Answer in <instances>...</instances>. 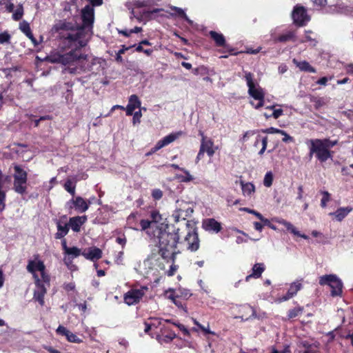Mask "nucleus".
<instances>
[{"label": "nucleus", "mask_w": 353, "mask_h": 353, "mask_svg": "<svg viewBox=\"0 0 353 353\" xmlns=\"http://www.w3.org/2000/svg\"><path fill=\"white\" fill-rule=\"evenodd\" d=\"M83 27L75 29L71 23L59 21L52 28V34L59 39L62 44L68 48H74L68 52L61 49L52 50L46 57V61L51 63H59L63 68L64 74H77L90 71L97 61L90 58L81 52L90 37V32L94 22V8L88 5L81 10Z\"/></svg>", "instance_id": "1"}, {"label": "nucleus", "mask_w": 353, "mask_h": 353, "mask_svg": "<svg viewBox=\"0 0 353 353\" xmlns=\"http://www.w3.org/2000/svg\"><path fill=\"white\" fill-rule=\"evenodd\" d=\"M152 221L143 219L140 221L141 230L145 232L150 241L158 247L159 254L163 259L174 261L179 253L176 248L180 239L179 228L172 224L159 223L158 220L161 218L159 212H152Z\"/></svg>", "instance_id": "2"}, {"label": "nucleus", "mask_w": 353, "mask_h": 353, "mask_svg": "<svg viewBox=\"0 0 353 353\" xmlns=\"http://www.w3.org/2000/svg\"><path fill=\"white\" fill-rule=\"evenodd\" d=\"M310 156L315 154L316 159L321 162H325L332 159L333 152L330 149L338 143L337 140L332 141L330 139H316L309 140Z\"/></svg>", "instance_id": "3"}, {"label": "nucleus", "mask_w": 353, "mask_h": 353, "mask_svg": "<svg viewBox=\"0 0 353 353\" xmlns=\"http://www.w3.org/2000/svg\"><path fill=\"white\" fill-rule=\"evenodd\" d=\"M244 79L248 87V92L249 95L254 99L257 100L258 103L255 104L253 101H250V104L255 108L259 109L263 106L265 93L262 88L258 83L255 82L254 74L248 71H243Z\"/></svg>", "instance_id": "4"}, {"label": "nucleus", "mask_w": 353, "mask_h": 353, "mask_svg": "<svg viewBox=\"0 0 353 353\" xmlns=\"http://www.w3.org/2000/svg\"><path fill=\"white\" fill-rule=\"evenodd\" d=\"M27 270L32 274L35 282L41 281L37 274L36 272H39L41 274V280L43 283L49 284L50 276L46 272V266L43 262L39 259V256H34L33 260L28 261L27 265Z\"/></svg>", "instance_id": "5"}, {"label": "nucleus", "mask_w": 353, "mask_h": 353, "mask_svg": "<svg viewBox=\"0 0 353 353\" xmlns=\"http://www.w3.org/2000/svg\"><path fill=\"white\" fill-rule=\"evenodd\" d=\"M319 284L330 286L332 296H341L342 294L343 283L335 274H326L320 276Z\"/></svg>", "instance_id": "6"}, {"label": "nucleus", "mask_w": 353, "mask_h": 353, "mask_svg": "<svg viewBox=\"0 0 353 353\" xmlns=\"http://www.w3.org/2000/svg\"><path fill=\"white\" fill-rule=\"evenodd\" d=\"M14 190L16 192L23 194L26 192L27 172L19 165L14 166Z\"/></svg>", "instance_id": "7"}, {"label": "nucleus", "mask_w": 353, "mask_h": 353, "mask_svg": "<svg viewBox=\"0 0 353 353\" xmlns=\"http://www.w3.org/2000/svg\"><path fill=\"white\" fill-rule=\"evenodd\" d=\"M148 290L147 286H141L140 288H132L124 294V302L128 305H133L138 303L145 292Z\"/></svg>", "instance_id": "8"}, {"label": "nucleus", "mask_w": 353, "mask_h": 353, "mask_svg": "<svg viewBox=\"0 0 353 353\" xmlns=\"http://www.w3.org/2000/svg\"><path fill=\"white\" fill-rule=\"evenodd\" d=\"M90 204V201L87 202L83 198L78 196L68 201L65 206L70 214L73 208H74L77 212L83 213L88 210Z\"/></svg>", "instance_id": "9"}, {"label": "nucleus", "mask_w": 353, "mask_h": 353, "mask_svg": "<svg viewBox=\"0 0 353 353\" xmlns=\"http://www.w3.org/2000/svg\"><path fill=\"white\" fill-rule=\"evenodd\" d=\"M292 17L294 23L299 26H305L310 19L307 14L306 9L299 5L294 7L292 13Z\"/></svg>", "instance_id": "10"}, {"label": "nucleus", "mask_w": 353, "mask_h": 353, "mask_svg": "<svg viewBox=\"0 0 353 353\" xmlns=\"http://www.w3.org/2000/svg\"><path fill=\"white\" fill-rule=\"evenodd\" d=\"M183 132L181 131L175 132V133H171L165 137H163L162 139L159 140L156 145L150 150V152H148L146 154V156H150L157 151L159 150L162 148L169 145L170 143L174 141L176 139H178L180 136H181Z\"/></svg>", "instance_id": "11"}, {"label": "nucleus", "mask_w": 353, "mask_h": 353, "mask_svg": "<svg viewBox=\"0 0 353 353\" xmlns=\"http://www.w3.org/2000/svg\"><path fill=\"white\" fill-rule=\"evenodd\" d=\"M185 242L187 243V248L191 252H195L199 248V239L195 230L188 232L185 237Z\"/></svg>", "instance_id": "12"}, {"label": "nucleus", "mask_w": 353, "mask_h": 353, "mask_svg": "<svg viewBox=\"0 0 353 353\" xmlns=\"http://www.w3.org/2000/svg\"><path fill=\"white\" fill-rule=\"evenodd\" d=\"M56 332L58 334L65 336L67 340L70 343H81L82 342V340L75 334L72 333L62 325H59Z\"/></svg>", "instance_id": "13"}, {"label": "nucleus", "mask_w": 353, "mask_h": 353, "mask_svg": "<svg viewBox=\"0 0 353 353\" xmlns=\"http://www.w3.org/2000/svg\"><path fill=\"white\" fill-rule=\"evenodd\" d=\"M203 228L208 232L218 233L221 230V225L214 219H207L203 221Z\"/></svg>", "instance_id": "14"}, {"label": "nucleus", "mask_w": 353, "mask_h": 353, "mask_svg": "<svg viewBox=\"0 0 353 353\" xmlns=\"http://www.w3.org/2000/svg\"><path fill=\"white\" fill-rule=\"evenodd\" d=\"M176 208L179 211L181 214L184 216L185 219L190 216L194 212L193 208L190 206V203L183 200H177L176 201Z\"/></svg>", "instance_id": "15"}, {"label": "nucleus", "mask_w": 353, "mask_h": 353, "mask_svg": "<svg viewBox=\"0 0 353 353\" xmlns=\"http://www.w3.org/2000/svg\"><path fill=\"white\" fill-rule=\"evenodd\" d=\"M37 289L34 292L33 299L38 301L43 306L44 305V296L46 294V288L41 281L35 282Z\"/></svg>", "instance_id": "16"}, {"label": "nucleus", "mask_w": 353, "mask_h": 353, "mask_svg": "<svg viewBox=\"0 0 353 353\" xmlns=\"http://www.w3.org/2000/svg\"><path fill=\"white\" fill-rule=\"evenodd\" d=\"M86 221L87 216L85 215L74 216L70 218L68 225L74 232H78L80 231L81 225L84 224Z\"/></svg>", "instance_id": "17"}, {"label": "nucleus", "mask_w": 353, "mask_h": 353, "mask_svg": "<svg viewBox=\"0 0 353 353\" xmlns=\"http://www.w3.org/2000/svg\"><path fill=\"white\" fill-rule=\"evenodd\" d=\"M200 148L205 153L206 152L208 156L210 157H213L216 149V148H214V142L212 139L204 138L201 140Z\"/></svg>", "instance_id": "18"}, {"label": "nucleus", "mask_w": 353, "mask_h": 353, "mask_svg": "<svg viewBox=\"0 0 353 353\" xmlns=\"http://www.w3.org/2000/svg\"><path fill=\"white\" fill-rule=\"evenodd\" d=\"M275 221L278 223L283 225L285 228L293 234L300 236L304 239H308V236L305 234H301L299 231L290 223L283 219H276Z\"/></svg>", "instance_id": "19"}, {"label": "nucleus", "mask_w": 353, "mask_h": 353, "mask_svg": "<svg viewBox=\"0 0 353 353\" xmlns=\"http://www.w3.org/2000/svg\"><path fill=\"white\" fill-rule=\"evenodd\" d=\"M264 270L265 265L263 263H255L252 268V273L245 277V281H249L251 278H260Z\"/></svg>", "instance_id": "20"}, {"label": "nucleus", "mask_w": 353, "mask_h": 353, "mask_svg": "<svg viewBox=\"0 0 353 353\" xmlns=\"http://www.w3.org/2000/svg\"><path fill=\"white\" fill-rule=\"evenodd\" d=\"M82 255L87 259L94 261L101 258L102 251L98 248H92L87 252H83Z\"/></svg>", "instance_id": "21"}, {"label": "nucleus", "mask_w": 353, "mask_h": 353, "mask_svg": "<svg viewBox=\"0 0 353 353\" xmlns=\"http://www.w3.org/2000/svg\"><path fill=\"white\" fill-rule=\"evenodd\" d=\"M239 183L241 185L242 193L244 196L251 197L255 192V186L252 183L245 182L241 180Z\"/></svg>", "instance_id": "22"}, {"label": "nucleus", "mask_w": 353, "mask_h": 353, "mask_svg": "<svg viewBox=\"0 0 353 353\" xmlns=\"http://www.w3.org/2000/svg\"><path fill=\"white\" fill-rule=\"evenodd\" d=\"M352 211V207L340 208L334 213H330V215H334L338 221H341Z\"/></svg>", "instance_id": "23"}, {"label": "nucleus", "mask_w": 353, "mask_h": 353, "mask_svg": "<svg viewBox=\"0 0 353 353\" xmlns=\"http://www.w3.org/2000/svg\"><path fill=\"white\" fill-rule=\"evenodd\" d=\"M57 232L55 234V238L60 239L63 238L69 232L68 223L62 224L59 221L57 223Z\"/></svg>", "instance_id": "24"}, {"label": "nucleus", "mask_w": 353, "mask_h": 353, "mask_svg": "<svg viewBox=\"0 0 353 353\" xmlns=\"http://www.w3.org/2000/svg\"><path fill=\"white\" fill-rule=\"evenodd\" d=\"M293 63L296 65L297 68H299L301 71L315 73L316 72V69L313 68L310 64L305 61H299L295 59H293Z\"/></svg>", "instance_id": "25"}, {"label": "nucleus", "mask_w": 353, "mask_h": 353, "mask_svg": "<svg viewBox=\"0 0 353 353\" xmlns=\"http://www.w3.org/2000/svg\"><path fill=\"white\" fill-rule=\"evenodd\" d=\"M211 38L214 41L216 45L219 47H225V39L224 36L221 33H219L216 31L211 30L209 32Z\"/></svg>", "instance_id": "26"}, {"label": "nucleus", "mask_w": 353, "mask_h": 353, "mask_svg": "<svg viewBox=\"0 0 353 353\" xmlns=\"http://www.w3.org/2000/svg\"><path fill=\"white\" fill-rule=\"evenodd\" d=\"M275 42H286L288 41L295 40V32L294 31H288L278 37L273 38Z\"/></svg>", "instance_id": "27"}, {"label": "nucleus", "mask_w": 353, "mask_h": 353, "mask_svg": "<svg viewBox=\"0 0 353 353\" xmlns=\"http://www.w3.org/2000/svg\"><path fill=\"white\" fill-rule=\"evenodd\" d=\"M241 310L244 312H246V313L251 312V315L250 316H245L244 317L243 315L242 316H240V318H241L243 320L248 321V320L250 319L251 318H254V319H260L261 318L260 316H257L254 309L253 307H252L251 306H250L249 305H243L241 307Z\"/></svg>", "instance_id": "28"}, {"label": "nucleus", "mask_w": 353, "mask_h": 353, "mask_svg": "<svg viewBox=\"0 0 353 353\" xmlns=\"http://www.w3.org/2000/svg\"><path fill=\"white\" fill-rule=\"evenodd\" d=\"M241 211L246 212L248 213L254 214L256 216L259 220H261L263 223L268 224L269 223V219L265 218L261 213L258 212L257 211H255L254 210L250 209L248 208H241Z\"/></svg>", "instance_id": "29"}, {"label": "nucleus", "mask_w": 353, "mask_h": 353, "mask_svg": "<svg viewBox=\"0 0 353 353\" xmlns=\"http://www.w3.org/2000/svg\"><path fill=\"white\" fill-rule=\"evenodd\" d=\"M302 288V284L299 281L294 282L292 283L288 290V292L292 295V296H295L298 291H299Z\"/></svg>", "instance_id": "30"}, {"label": "nucleus", "mask_w": 353, "mask_h": 353, "mask_svg": "<svg viewBox=\"0 0 353 353\" xmlns=\"http://www.w3.org/2000/svg\"><path fill=\"white\" fill-rule=\"evenodd\" d=\"M141 104V101L136 94H132L130 97L128 105L136 109L140 108Z\"/></svg>", "instance_id": "31"}, {"label": "nucleus", "mask_w": 353, "mask_h": 353, "mask_svg": "<svg viewBox=\"0 0 353 353\" xmlns=\"http://www.w3.org/2000/svg\"><path fill=\"white\" fill-rule=\"evenodd\" d=\"M172 10H174L176 12V14H177L179 17H182L190 25H192L193 21L189 19V17L187 16V14L185 13L183 9L177 7H172Z\"/></svg>", "instance_id": "32"}, {"label": "nucleus", "mask_w": 353, "mask_h": 353, "mask_svg": "<svg viewBox=\"0 0 353 353\" xmlns=\"http://www.w3.org/2000/svg\"><path fill=\"white\" fill-rule=\"evenodd\" d=\"M183 172L185 175H178L177 178L183 183H188L192 181L194 179V177L190 174V172L185 169Z\"/></svg>", "instance_id": "33"}, {"label": "nucleus", "mask_w": 353, "mask_h": 353, "mask_svg": "<svg viewBox=\"0 0 353 353\" xmlns=\"http://www.w3.org/2000/svg\"><path fill=\"white\" fill-rule=\"evenodd\" d=\"M273 179L272 172L271 171L268 172L263 179V185L267 188H270L272 185Z\"/></svg>", "instance_id": "34"}, {"label": "nucleus", "mask_w": 353, "mask_h": 353, "mask_svg": "<svg viewBox=\"0 0 353 353\" xmlns=\"http://www.w3.org/2000/svg\"><path fill=\"white\" fill-rule=\"evenodd\" d=\"M19 29L26 36L30 34V33L32 32L30 24L26 21H23L22 22L20 23Z\"/></svg>", "instance_id": "35"}, {"label": "nucleus", "mask_w": 353, "mask_h": 353, "mask_svg": "<svg viewBox=\"0 0 353 353\" xmlns=\"http://www.w3.org/2000/svg\"><path fill=\"white\" fill-rule=\"evenodd\" d=\"M64 188L65 190L70 193L72 195H74L75 194V185L73 183V182L68 179L65 181L64 184Z\"/></svg>", "instance_id": "36"}, {"label": "nucleus", "mask_w": 353, "mask_h": 353, "mask_svg": "<svg viewBox=\"0 0 353 353\" xmlns=\"http://www.w3.org/2000/svg\"><path fill=\"white\" fill-rule=\"evenodd\" d=\"M65 254L68 256H71L72 259H74L81 254V250L77 247H72L69 249H67Z\"/></svg>", "instance_id": "37"}, {"label": "nucleus", "mask_w": 353, "mask_h": 353, "mask_svg": "<svg viewBox=\"0 0 353 353\" xmlns=\"http://www.w3.org/2000/svg\"><path fill=\"white\" fill-rule=\"evenodd\" d=\"M302 312V309L301 307H294L292 310H290L288 313V319H293L298 316Z\"/></svg>", "instance_id": "38"}, {"label": "nucleus", "mask_w": 353, "mask_h": 353, "mask_svg": "<svg viewBox=\"0 0 353 353\" xmlns=\"http://www.w3.org/2000/svg\"><path fill=\"white\" fill-rule=\"evenodd\" d=\"M267 109L272 110V117L274 119H278L283 114V110L281 108L275 109V105L268 106Z\"/></svg>", "instance_id": "39"}, {"label": "nucleus", "mask_w": 353, "mask_h": 353, "mask_svg": "<svg viewBox=\"0 0 353 353\" xmlns=\"http://www.w3.org/2000/svg\"><path fill=\"white\" fill-rule=\"evenodd\" d=\"M10 181V176L7 175H3L1 170H0V192H5L3 188L6 182H9Z\"/></svg>", "instance_id": "40"}, {"label": "nucleus", "mask_w": 353, "mask_h": 353, "mask_svg": "<svg viewBox=\"0 0 353 353\" xmlns=\"http://www.w3.org/2000/svg\"><path fill=\"white\" fill-rule=\"evenodd\" d=\"M323 197L321 201V205L322 208H325L327 205V203L330 200V194L327 191L322 192Z\"/></svg>", "instance_id": "41"}, {"label": "nucleus", "mask_w": 353, "mask_h": 353, "mask_svg": "<svg viewBox=\"0 0 353 353\" xmlns=\"http://www.w3.org/2000/svg\"><path fill=\"white\" fill-rule=\"evenodd\" d=\"M172 217L174 219V221L176 223H178L180 220H185L186 219L183 216V214H181L179 210L176 208L175 210L173 212Z\"/></svg>", "instance_id": "42"}, {"label": "nucleus", "mask_w": 353, "mask_h": 353, "mask_svg": "<svg viewBox=\"0 0 353 353\" xmlns=\"http://www.w3.org/2000/svg\"><path fill=\"white\" fill-rule=\"evenodd\" d=\"M6 192H0V212H3L6 208Z\"/></svg>", "instance_id": "43"}, {"label": "nucleus", "mask_w": 353, "mask_h": 353, "mask_svg": "<svg viewBox=\"0 0 353 353\" xmlns=\"http://www.w3.org/2000/svg\"><path fill=\"white\" fill-rule=\"evenodd\" d=\"M261 131L262 132L266 133V134H280V133H283L282 132V130H280V129H278V128H273V127H270V128H266V129H263Z\"/></svg>", "instance_id": "44"}, {"label": "nucleus", "mask_w": 353, "mask_h": 353, "mask_svg": "<svg viewBox=\"0 0 353 353\" xmlns=\"http://www.w3.org/2000/svg\"><path fill=\"white\" fill-rule=\"evenodd\" d=\"M10 40V35L8 32H3L0 34V43H9Z\"/></svg>", "instance_id": "45"}, {"label": "nucleus", "mask_w": 353, "mask_h": 353, "mask_svg": "<svg viewBox=\"0 0 353 353\" xmlns=\"http://www.w3.org/2000/svg\"><path fill=\"white\" fill-rule=\"evenodd\" d=\"M23 14L22 7L17 8L12 14V19L15 21H18L21 19Z\"/></svg>", "instance_id": "46"}, {"label": "nucleus", "mask_w": 353, "mask_h": 353, "mask_svg": "<svg viewBox=\"0 0 353 353\" xmlns=\"http://www.w3.org/2000/svg\"><path fill=\"white\" fill-rule=\"evenodd\" d=\"M152 196L154 200H159L163 196V192L160 189H154L152 192Z\"/></svg>", "instance_id": "47"}, {"label": "nucleus", "mask_w": 353, "mask_h": 353, "mask_svg": "<svg viewBox=\"0 0 353 353\" xmlns=\"http://www.w3.org/2000/svg\"><path fill=\"white\" fill-rule=\"evenodd\" d=\"M2 6H3L5 9L8 12H11L14 10V4L8 1L7 0H2Z\"/></svg>", "instance_id": "48"}, {"label": "nucleus", "mask_w": 353, "mask_h": 353, "mask_svg": "<svg viewBox=\"0 0 353 353\" xmlns=\"http://www.w3.org/2000/svg\"><path fill=\"white\" fill-rule=\"evenodd\" d=\"M261 144H262V148L260 150V151L259 152V155H263L267 148V145H268V137H263V138H261Z\"/></svg>", "instance_id": "49"}, {"label": "nucleus", "mask_w": 353, "mask_h": 353, "mask_svg": "<svg viewBox=\"0 0 353 353\" xmlns=\"http://www.w3.org/2000/svg\"><path fill=\"white\" fill-rule=\"evenodd\" d=\"M256 132H257L256 130H248V131L245 132L244 133L243 137L241 138V141L242 142H245L249 137L255 134Z\"/></svg>", "instance_id": "50"}, {"label": "nucleus", "mask_w": 353, "mask_h": 353, "mask_svg": "<svg viewBox=\"0 0 353 353\" xmlns=\"http://www.w3.org/2000/svg\"><path fill=\"white\" fill-rule=\"evenodd\" d=\"M141 116H142V114H141V110L135 112L133 114V119H132L133 123L134 124L139 123L141 121L140 119H141Z\"/></svg>", "instance_id": "51"}, {"label": "nucleus", "mask_w": 353, "mask_h": 353, "mask_svg": "<svg viewBox=\"0 0 353 353\" xmlns=\"http://www.w3.org/2000/svg\"><path fill=\"white\" fill-rule=\"evenodd\" d=\"M282 132L283 133H280V134L283 136V138L282 139V141L283 142L288 143V142H293L294 141V138L290 136L284 130H282Z\"/></svg>", "instance_id": "52"}, {"label": "nucleus", "mask_w": 353, "mask_h": 353, "mask_svg": "<svg viewBox=\"0 0 353 353\" xmlns=\"http://www.w3.org/2000/svg\"><path fill=\"white\" fill-rule=\"evenodd\" d=\"M312 32L310 30L305 31V39L302 41L301 42L312 41L313 42V45L315 46L316 41L314 39H312V37L310 36V34Z\"/></svg>", "instance_id": "53"}, {"label": "nucleus", "mask_w": 353, "mask_h": 353, "mask_svg": "<svg viewBox=\"0 0 353 353\" xmlns=\"http://www.w3.org/2000/svg\"><path fill=\"white\" fill-rule=\"evenodd\" d=\"M271 353H291V350L289 346H286L283 350L281 351L273 349Z\"/></svg>", "instance_id": "54"}, {"label": "nucleus", "mask_w": 353, "mask_h": 353, "mask_svg": "<svg viewBox=\"0 0 353 353\" xmlns=\"http://www.w3.org/2000/svg\"><path fill=\"white\" fill-rule=\"evenodd\" d=\"M63 288L66 290V291H71V290H74L75 288V285L74 283H65L63 285Z\"/></svg>", "instance_id": "55"}, {"label": "nucleus", "mask_w": 353, "mask_h": 353, "mask_svg": "<svg viewBox=\"0 0 353 353\" xmlns=\"http://www.w3.org/2000/svg\"><path fill=\"white\" fill-rule=\"evenodd\" d=\"M177 266L175 265H172L170 268V270L168 271L167 274L169 276H172L174 274L175 272L176 271Z\"/></svg>", "instance_id": "56"}, {"label": "nucleus", "mask_w": 353, "mask_h": 353, "mask_svg": "<svg viewBox=\"0 0 353 353\" xmlns=\"http://www.w3.org/2000/svg\"><path fill=\"white\" fill-rule=\"evenodd\" d=\"M204 154H205L204 151L202 149H201V148H200L199 151L197 156L196 157V159H195L196 163H198L199 162V161L203 158Z\"/></svg>", "instance_id": "57"}, {"label": "nucleus", "mask_w": 353, "mask_h": 353, "mask_svg": "<svg viewBox=\"0 0 353 353\" xmlns=\"http://www.w3.org/2000/svg\"><path fill=\"white\" fill-rule=\"evenodd\" d=\"M314 5L317 6H320V7H322L323 6H325L327 3V1L326 0H311Z\"/></svg>", "instance_id": "58"}, {"label": "nucleus", "mask_w": 353, "mask_h": 353, "mask_svg": "<svg viewBox=\"0 0 353 353\" xmlns=\"http://www.w3.org/2000/svg\"><path fill=\"white\" fill-rule=\"evenodd\" d=\"M303 187L302 185H299L298 187V195L296 197L297 200H302L303 199Z\"/></svg>", "instance_id": "59"}, {"label": "nucleus", "mask_w": 353, "mask_h": 353, "mask_svg": "<svg viewBox=\"0 0 353 353\" xmlns=\"http://www.w3.org/2000/svg\"><path fill=\"white\" fill-rule=\"evenodd\" d=\"M169 298L172 301V302L177 306V307H181V303L177 300L176 297L174 295H170Z\"/></svg>", "instance_id": "60"}, {"label": "nucleus", "mask_w": 353, "mask_h": 353, "mask_svg": "<svg viewBox=\"0 0 353 353\" xmlns=\"http://www.w3.org/2000/svg\"><path fill=\"white\" fill-rule=\"evenodd\" d=\"M123 256V252H119L118 253L117 259H116V261H115L117 264H121L122 263Z\"/></svg>", "instance_id": "61"}, {"label": "nucleus", "mask_w": 353, "mask_h": 353, "mask_svg": "<svg viewBox=\"0 0 353 353\" xmlns=\"http://www.w3.org/2000/svg\"><path fill=\"white\" fill-rule=\"evenodd\" d=\"M278 70L280 74H283L288 70V67L285 64H281L279 66Z\"/></svg>", "instance_id": "62"}, {"label": "nucleus", "mask_w": 353, "mask_h": 353, "mask_svg": "<svg viewBox=\"0 0 353 353\" xmlns=\"http://www.w3.org/2000/svg\"><path fill=\"white\" fill-rule=\"evenodd\" d=\"M27 37L31 40L32 43L34 44V46L39 45V42L34 38L32 32L30 33V34L27 35Z\"/></svg>", "instance_id": "63"}, {"label": "nucleus", "mask_w": 353, "mask_h": 353, "mask_svg": "<svg viewBox=\"0 0 353 353\" xmlns=\"http://www.w3.org/2000/svg\"><path fill=\"white\" fill-rule=\"evenodd\" d=\"M327 81H328V79L327 77H324L319 79L316 83L319 85H325Z\"/></svg>", "instance_id": "64"}]
</instances>
